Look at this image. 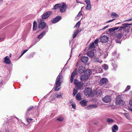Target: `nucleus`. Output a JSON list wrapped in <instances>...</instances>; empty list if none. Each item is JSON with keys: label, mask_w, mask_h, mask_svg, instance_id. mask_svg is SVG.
I'll use <instances>...</instances> for the list:
<instances>
[{"label": "nucleus", "mask_w": 132, "mask_h": 132, "mask_svg": "<svg viewBox=\"0 0 132 132\" xmlns=\"http://www.w3.org/2000/svg\"><path fill=\"white\" fill-rule=\"evenodd\" d=\"M90 71L87 69L85 71V73L84 75H82L80 78V79L82 81H84L87 80L88 79V76L91 73Z\"/></svg>", "instance_id": "obj_1"}, {"label": "nucleus", "mask_w": 132, "mask_h": 132, "mask_svg": "<svg viewBox=\"0 0 132 132\" xmlns=\"http://www.w3.org/2000/svg\"><path fill=\"white\" fill-rule=\"evenodd\" d=\"M125 103L122 98L119 96H118L117 98L116 104L120 106H122L124 105Z\"/></svg>", "instance_id": "obj_2"}, {"label": "nucleus", "mask_w": 132, "mask_h": 132, "mask_svg": "<svg viewBox=\"0 0 132 132\" xmlns=\"http://www.w3.org/2000/svg\"><path fill=\"white\" fill-rule=\"evenodd\" d=\"M58 8H59L61 12H63L65 11L66 6L65 4L64 3L58 4Z\"/></svg>", "instance_id": "obj_3"}, {"label": "nucleus", "mask_w": 132, "mask_h": 132, "mask_svg": "<svg viewBox=\"0 0 132 132\" xmlns=\"http://www.w3.org/2000/svg\"><path fill=\"white\" fill-rule=\"evenodd\" d=\"M92 90L89 88H87L85 89L84 91L85 94L86 96H92Z\"/></svg>", "instance_id": "obj_4"}, {"label": "nucleus", "mask_w": 132, "mask_h": 132, "mask_svg": "<svg viewBox=\"0 0 132 132\" xmlns=\"http://www.w3.org/2000/svg\"><path fill=\"white\" fill-rule=\"evenodd\" d=\"M108 38L106 36H102L100 39L101 42L102 43H106L108 41Z\"/></svg>", "instance_id": "obj_5"}, {"label": "nucleus", "mask_w": 132, "mask_h": 132, "mask_svg": "<svg viewBox=\"0 0 132 132\" xmlns=\"http://www.w3.org/2000/svg\"><path fill=\"white\" fill-rule=\"evenodd\" d=\"M51 12H47L45 13L42 15V18L44 19H46L48 18L51 14Z\"/></svg>", "instance_id": "obj_6"}, {"label": "nucleus", "mask_w": 132, "mask_h": 132, "mask_svg": "<svg viewBox=\"0 0 132 132\" xmlns=\"http://www.w3.org/2000/svg\"><path fill=\"white\" fill-rule=\"evenodd\" d=\"M46 24L45 22L44 21H41L39 23L38 28H41L43 29L46 26Z\"/></svg>", "instance_id": "obj_7"}, {"label": "nucleus", "mask_w": 132, "mask_h": 132, "mask_svg": "<svg viewBox=\"0 0 132 132\" xmlns=\"http://www.w3.org/2000/svg\"><path fill=\"white\" fill-rule=\"evenodd\" d=\"M119 27H113L109 29V31L111 34H113V33L115 34V31L119 29Z\"/></svg>", "instance_id": "obj_8"}, {"label": "nucleus", "mask_w": 132, "mask_h": 132, "mask_svg": "<svg viewBox=\"0 0 132 132\" xmlns=\"http://www.w3.org/2000/svg\"><path fill=\"white\" fill-rule=\"evenodd\" d=\"M103 101L106 103H108L111 101V99L109 96L105 97L103 99Z\"/></svg>", "instance_id": "obj_9"}, {"label": "nucleus", "mask_w": 132, "mask_h": 132, "mask_svg": "<svg viewBox=\"0 0 132 132\" xmlns=\"http://www.w3.org/2000/svg\"><path fill=\"white\" fill-rule=\"evenodd\" d=\"M85 70V67L83 65L81 66L79 69L78 72L80 73H82Z\"/></svg>", "instance_id": "obj_10"}, {"label": "nucleus", "mask_w": 132, "mask_h": 132, "mask_svg": "<svg viewBox=\"0 0 132 132\" xmlns=\"http://www.w3.org/2000/svg\"><path fill=\"white\" fill-rule=\"evenodd\" d=\"M77 72L76 70H75L72 73V75L70 78L71 82H72L73 81V77L75 76L77 73Z\"/></svg>", "instance_id": "obj_11"}, {"label": "nucleus", "mask_w": 132, "mask_h": 132, "mask_svg": "<svg viewBox=\"0 0 132 132\" xmlns=\"http://www.w3.org/2000/svg\"><path fill=\"white\" fill-rule=\"evenodd\" d=\"M118 127L116 125L113 126L112 128V132H117L116 131L118 130Z\"/></svg>", "instance_id": "obj_12"}, {"label": "nucleus", "mask_w": 132, "mask_h": 132, "mask_svg": "<svg viewBox=\"0 0 132 132\" xmlns=\"http://www.w3.org/2000/svg\"><path fill=\"white\" fill-rule=\"evenodd\" d=\"M74 83L75 85L77 86L78 87H80L82 85V83L79 82L76 80H74Z\"/></svg>", "instance_id": "obj_13"}, {"label": "nucleus", "mask_w": 132, "mask_h": 132, "mask_svg": "<svg viewBox=\"0 0 132 132\" xmlns=\"http://www.w3.org/2000/svg\"><path fill=\"white\" fill-rule=\"evenodd\" d=\"M4 62L7 64H10V60L9 58L7 57L6 56L4 58Z\"/></svg>", "instance_id": "obj_14"}, {"label": "nucleus", "mask_w": 132, "mask_h": 132, "mask_svg": "<svg viewBox=\"0 0 132 132\" xmlns=\"http://www.w3.org/2000/svg\"><path fill=\"white\" fill-rule=\"evenodd\" d=\"M87 101L86 100H83L80 102V104L82 106H84L86 105Z\"/></svg>", "instance_id": "obj_15"}, {"label": "nucleus", "mask_w": 132, "mask_h": 132, "mask_svg": "<svg viewBox=\"0 0 132 132\" xmlns=\"http://www.w3.org/2000/svg\"><path fill=\"white\" fill-rule=\"evenodd\" d=\"M82 61L85 63H86L87 62L88 59L87 57H83L81 58Z\"/></svg>", "instance_id": "obj_16"}, {"label": "nucleus", "mask_w": 132, "mask_h": 132, "mask_svg": "<svg viewBox=\"0 0 132 132\" xmlns=\"http://www.w3.org/2000/svg\"><path fill=\"white\" fill-rule=\"evenodd\" d=\"M107 81V80L106 79L104 78L102 79L100 81V84L102 85L105 84L106 83Z\"/></svg>", "instance_id": "obj_17"}, {"label": "nucleus", "mask_w": 132, "mask_h": 132, "mask_svg": "<svg viewBox=\"0 0 132 132\" xmlns=\"http://www.w3.org/2000/svg\"><path fill=\"white\" fill-rule=\"evenodd\" d=\"M76 98L78 100H81L82 99L81 94L80 93H78L76 96Z\"/></svg>", "instance_id": "obj_18"}, {"label": "nucleus", "mask_w": 132, "mask_h": 132, "mask_svg": "<svg viewBox=\"0 0 132 132\" xmlns=\"http://www.w3.org/2000/svg\"><path fill=\"white\" fill-rule=\"evenodd\" d=\"M100 92L101 93L100 91L99 92H96V90H94L93 91H92V96H93L96 94H97V95H99L100 93Z\"/></svg>", "instance_id": "obj_19"}, {"label": "nucleus", "mask_w": 132, "mask_h": 132, "mask_svg": "<svg viewBox=\"0 0 132 132\" xmlns=\"http://www.w3.org/2000/svg\"><path fill=\"white\" fill-rule=\"evenodd\" d=\"M37 27V22L36 21H34L33 23V30H36Z\"/></svg>", "instance_id": "obj_20"}, {"label": "nucleus", "mask_w": 132, "mask_h": 132, "mask_svg": "<svg viewBox=\"0 0 132 132\" xmlns=\"http://www.w3.org/2000/svg\"><path fill=\"white\" fill-rule=\"evenodd\" d=\"M88 55L90 57H93L94 55V53L92 51H89L88 53Z\"/></svg>", "instance_id": "obj_21"}, {"label": "nucleus", "mask_w": 132, "mask_h": 132, "mask_svg": "<svg viewBox=\"0 0 132 132\" xmlns=\"http://www.w3.org/2000/svg\"><path fill=\"white\" fill-rule=\"evenodd\" d=\"M97 106L96 105H90L88 106V108H96Z\"/></svg>", "instance_id": "obj_22"}, {"label": "nucleus", "mask_w": 132, "mask_h": 132, "mask_svg": "<svg viewBox=\"0 0 132 132\" xmlns=\"http://www.w3.org/2000/svg\"><path fill=\"white\" fill-rule=\"evenodd\" d=\"M58 21V18L56 17V18L54 19L52 21V22L53 23H55L57 22Z\"/></svg>", "instance_id": "obj_23"}, {"label": "nucleus", "mask_w": 132, "mask_h": 132, "mask_svg": "<svg viewBox=\"0 0 132 132\" xmlns=\"http://www.w3.org/2000/svg\"><path fill=\"white\" fill-rule=\"evenodd\" d=\"M107 122H113V120L112 119L109 118L107 119Z\"/></svg>", "instance_id": "obj_24"}, {"label": "nucleus", "mask_w": 132, "mask_h": 132, "mask_svg": "<svg viewBox=\"0 0 132 132\" xmlns=\"http://www.w3.org/2000/svg\"><path fill=\"white\" fill-rule=\"evenodd\" d=\"M91 8V4H88L87 5V6L86 7V9H90Z\"/></svg>", "instance_id": "obj_25"}, {"label": "nucleus", "mask_w": 132, "mask_h": 132, "mask_svg": "<svg viewBox=\"0 0 132 132\" xmlns=\"http://www.w3.org/2000/svg\"><path fill=\"white\" fill-rule=\"evenodd\" d=\"M125 116H126V118L128 119H130V117L129 116V114L128 113H126L125 114Z\"/></svg>", "instance_id": "obj_26"}, {"label": "nucleus", "mask_w": 132, "mask_h": 132, "mask_svg": "<svg viewBox=\"0 0 132 132\" xmlns=\"http://www.w3.org/2000/svg\"><path fill=\"white\" fill-rule=\"evenodd\" d=\"M32 120L30 118H27V121L29 122V123H30L31 121Z\"/></svg>", "instance_id": "obj_27"}, {"label": "nucleus", "mask_w": 132, "mask_h": 132, "mask_svg": "<svg viewBox=\"0 0 132 132\" xmlns=\"http://www.w3.org/2000/svg\"><path fill=\"white\" fill-rule=\"evenodd\" d=\"M80 23L79 22H78L76 24V27L77 28H78L79 27L80 25Z\"/></svg>", "instance_id": "obj_28"}, {"label": "nucleus", "mask_w": 132, "mask_h": 132, "mask_svg": "<svg viewBox=\"0 0 132 132\" xmlns=\"http://www.w3.org/2000/svg\"><path fill=\"white\" fill-rule=\"evenodd\" d=\"M77 93V91L75 89H74L73 93V94L75 95Z\"/></svg>", "instance_id": "obj_29"}, {"label": "nucleus", "mask_w": 132, "mask_h": 132, "mask_svg": "<svg viewBox=\"0 0 132 132\" xmlns=\"http://www.w3.org/2000/svg\"><path fill=\"white\" fill-rule=\"evenodd\" d=\"M111 16H115V17H117V15L116 14V13H113L112 14Z\"/></svg>", "instance_id": "obj_30"}, {"label": "nucleus", "mask_w": 132, "mask_h": 132, "mask_svg": "<svg viewBox=\"0 0 132 132\" xmlns=\"http://www.w3.org/2000/svg\"><path fill=\"white\" fill-rule=\"evenodd\" d=\"M129 104L130 106H132V99L130 100L129 101Z\"/></svg>", "instance_id": "obj_31"}, {"label": "nucleus", "mask_w": 132, "mask_h": 132, "mask_svg": "<svg viewBox=\"0 0 132 132\" xmlns=\"http://www.w3.org/2000/svg\"><path fill=\"white\" fill-rule=\"evenodd\" d=\"M42 34H40L38 36V39H40L42 37Z\"/></svg>", "instance_id": "obj_32"}, {"label": "nucleus", "mask_w": 132, "mask_h": 132, "mask_svg": "<svg viewBox=\"0 0 132 132\" xmlns=\"http://www.w3.org/2000/svg\"><path fill=\"white\" fill-rule=\"evenodd\" d=\"M58 7V5L57 4H56L54 6V9H56Z\"/></svg>", "instance_id": "obj_33"}, {"label": "nucleus", "mask_w": 132, "mask_h": 132, "mask_svg": "<svg viewBox=\"0 0 132 132\" xmlns=\"http://www.w3.org/2000/svg\"><path fill=\"white\" fill-rule=\"evenodd\" d=\"M93 47H95L94 43H93L91 45V46H90V48H91Z\"/></svg>", "instance_id": "obj_34"}, {"label": "nucleus", "mask_w": 132, "mask_h": 132, "mask_svg": "<svg viewBox=\"0 0 132 132\" xmlns=\"http://www.w3.org/2000/svg\"><path fill=\"white\" fill-rule=\"evenodd\" d=\"M72 106L73 108L74 109H75L76 108V105L75 104H72Z\"/></svg>", "instance_id": "obj_35"}, {"label": "nucleus", "mask_w": 132, "mask_h": 132, "mask_svg": "<svg viewBox=\"0 0 132 132\" xmlns=\"http://www.w3.org/2000/svg\"><path fill=\"white\" fill-rule=\"evenodd\" d=\"M58 120L60 121H62L63 120V119L61 118H58Z\"/></svg>", "instance_id": "obj_36"}, {"label": "nucleus", "mask_w": 132, "mask_h": 132, "mask_svg": "<svg viewBox=\"0 0 132 132\" xmlns=\"http://www.w3.org/2000/svg\"><path fill=\"white\" fill-rule=\"evenodd\" d=\"M77 35V34H76V33H75V34H74L73 36V38H75L76 37V36Z\"/></svg>", "instance_id": "obj_37"}, {"label": "nucleus", "mask_w": 132, "mask_h": 132, "mask_svg": "<svg viewBox=\"0 0 132 132\" xmlns=\"http://www.w3.org/2000/svg\"><path fill=\"white\" fill-rule=\"evenodd\" d=\"M98 40H95L94 41V43L95 44H96L98 42Z\"/></svg>", "instance_id": "obj_38"}, {"label": "nucleus", "mask_w": 132, "mask_h": 132, "mask_svg": "<svg viewBox=\"0 0 132 132\" xmlns=\"http://www.w3.org/2000/svg\"><path fill=\"white\" fill-rule=\"evenodd\" d=\"M28 50H25L24 51L22 54V55L25 52H26Z\"/></svg>", "instance_id": "obj_39"}, {"label": "nucleus", "mask_w": 132, "mask_h": 132, "mask_svg": "<svg viewBox=\"0 0 132 132\" xmlns=\"http://www.w3.org/2000/svg\"><path fill=\"white\" fill-rule=\"evenodd\" d=\"M128 110L129 111H131L132 112V109L129 108H128Z\"/></svg>", "instance_id": "obj_40"}, {"label": "nucleus", "mask_w": 132, "mask_h": 132, "mask_svg": "<svg viewBox=\"0 0 132 132\" xmlns=\"http://www.w3.org/2000/svg\"><path fill=\"white\" fill-rule=\"evenodd\" d=\"M55 90L56 91H57L58 90V88L57 87V85L56 86V87L55 88Z\"/></svg>", "instance_id": "obj_41"}, {"label": "nucleus", "mask_w": 132, "mask_h": 132, "mask_svg": "<svg viewBox=\"0 0 132 132\" xmlns=\"http://www.w3.org/2000/svg\"><path fill=\"white\" fill-rule=\"evenodd\" d=\"M85 2H86V3H88V2H90V1L89 0H85Z\"/></svg>", "instance_id": "obj_42"}, {"label": "nucleus", "mask_w": 132, "mask_h": 132, "mask_svg": "<svg viewBox=\"0 0 132 132\" xmlns=\"http://www.w3.org/2000/svg\"><path fill=\"white\" fill-rule=\"evenodd\" d=\"M131 24H125L124 25H123L125 26L126 27H127V25H131Z\"/></svg>", "instance_id": "obj_43"}, {"label": "nucleus", "mask_w": 132, "mask_h": 132, "mask_svg": "<svg viewBox=\"0 0 132 132\" xmlns=\"http://www.w3.org/2000/svg\"><path fill=\"white\" fill-rule=\"evenodd\" d=\"M125 28V27H121L120 28V29L121 30L122 29H123V28Z\"/></svg>", "instance_id": "obj_44"}, {"label": "nucleus", "mask_w": 132, "mask_h": 132, "mask_svg": "<svg viewBox=\"0 0 132 132\" xmlns=\"http://www.w3.org/2000/svg\"><path fill=\"white\" fill-rule=\"evenodd\" d=\"M114 20V19L113 20H110V21H108L107 22V23H108V22H111L113 20Z\"/></svg>", "instance_id": "obj_45"}, {"label": "nucleus", "mask_w": 132, "mask_h": 132, "mask_svg": "<svg viewBox=\"0 0 132 132\" xmlns=\"http://www.w3.org/2000/svg\"><path fill=\"white\" fill-rule=\"evenodd\" d=\"M45 32H43L41 34H42V36L45 34Z\"/></svg>", "instance_id": "obj_46"}, {"label": "nucleus", "mask_w": 132, "mask_h": 132, "mask_svg": "<svg viewBox=\"0 0 132 132\" xmlns=\"http://www.w3.org/2000/svg\"><path fill=\"white\" fill-rule=\"evenodd\" d=\"M61 84V82H59V81H58V86H60V84Z\"/></svg>", "instance_id": "obj_47"}, {"label": "nucleus", "mask_w": 132, "mask_h": 132, "mask_svg": "<svg viewBox=\"0 0 132 132\" xmlns=\"http://www.w3.org/2000/svg\"><path fill=\"white\" fill-rule=\"evenodd\" d=\"M79 32V31L78 30H77L76 31L75 33H76V34H77Z\"/></svg>", "instance_id": "obj_48"}, {"label": "nucleus", "mask_w": 132, "mask_h": 132, "mask_svg": "<svg viewBox=\"0 0 132 132\" xmlns=\"http://www.w3.org/2000/svg\"><path fill=\"white\" fill-rule=\"evenodd\" d=\"M61 18L60 16H59L58 17V20H60L61 19Z\"/></svg>", "instance_id": "obj_49"}, {"label": "nucleus", "mask_w": 132, "mask_h": 132, "mask_svg": "<svg viewBox=\"0 0 132 132\" xmlns=\"http://www.w3.org/2000/svg\"><path fill=\"white\" fill-rule=\"evenodd\" d=\"M87 5H88V4H90V2H88V3H87Z\"/></svg>", "instance_id": "obj_50"}, {"label": "nucleus", "mask_w": 132, "mask_h": 132, "mask_svg": "<svg viewBox=\"0 0 132 132\" xmlns=\"http://www.w3.org/2000/svg\"><path fill=\"white\" fill-rule=\"evenodd\" d=\"M81 14V13H80V12H79V14H78V16H79V15H80Z\"/></svg>", "instance_id": "obj_51"}, {"label": "nucleus", "mask_w": 132, "mask_h": 132, "mask_svg": "<svg viewBox=\"0 0 132 132\" xmlns=\"http://www.w3.org/2000/svg\"><path fill=\"white\" fill-rule=\"evenodd\" d=\"M107 68V67L106 66H105V67H104V69H106Z\"/></svg>", "instance_id": "obj_52"}, {"label": "nucleus", "mask_w": 132, "mask_h": 132, "mask_svg": "<svg viewBox=\"0 0 132 132\" xmlns=\"http://www.w3.org/2000/svg\"><path fill=\"white\" fill-rule=\"evenodd\" d=\"M96 60H97V61H98V60H97V59H96Z\"/></svg>", "instance_id": "obj_53"}, {"label": "nucleus", "mask_w": 132, "mask_h": 132, "mask_svg": "<svg viewBox=\"0 0 132 132\" xmlns=\"http://www.w3.org/2000/svg\"><path fill=\"white\" fill-rule=\"evenodd\" d=\"M108 27V26H106V28H107V27Z\"/></svg>", "instance_id": "obj_54"}, {"label": "nucleus", "mask_w": 132, "mask_h": 132, "mask_svg": "<svg viewBox=\"0 0 132 132\" xmlns=\"http://www.w3.org/2000/svg\"><path fill=\"white\" fill-rule=\"evenodd\" d=\"M131 31H132V28H131Z\"/></svg>", "instance_id": "obj_55"}]
</instances>
